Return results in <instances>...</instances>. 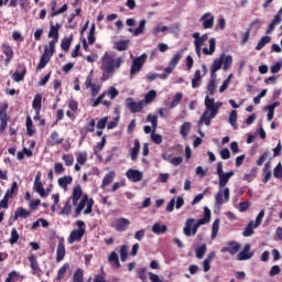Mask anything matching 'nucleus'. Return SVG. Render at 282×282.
<instances>
[{
    "label": "nucleus",
    "mask_w": 282,
    "mask_h": 282,
    "mask_svg": "<svg viewBox=\"0 0 282 282\" xmlns=\"http://www.w3.org/2000/svg\"><path fill=\"white\" fill-rule=\"evenodd\" d=\"M72 204L73 206H76L75 217H78V215L83 213L85 206L86 209L84 210V215H90L94 208V198H89L87 194L83 195V187H80V185H77L73 188L72 196L65 203L64 207L59 212V215H62L63 217H69V215H72Z\"/></svg>",
    "instance_id": "obj_1"
},
{
    "label": "nucleus",
    "mask_w": 282,
    "mask_h": 282,
    "mask_svg": "<svg viewBox=\"0 0 282 282\" xmlns=\"http://www.w3.org/2000/svg\"><path fill=\"white\" fill-rule=\"evenodd\" d=\"M217 175L219 191L215 196V204L216 206H221V204L230 202V188L225 186L228 184V182H230V177L235 176V172L229 171L227 173H224V163L219 161L217 163Z\"/></svg>",
    "instance_id": "obj_2"
},
{
    "label": "nucleus",
    "mask_w": 282,
    "mask_h": 282,
    "mask_svg": "<svg viewBox=\"0 0 282 282\" xmlns=\"http://www.w3.org/2000/svg\"><path fill=\"white\" fill-rule=\"evenodd\" d=\"M123 64L124 58L116 57V54L106 52L101 57V83H106V80H109V78L113 76V72H116V69H120Z\"/></svg>",
    "instance_id": "obj_3"
},
{
    "label": "nucleus",
    "mask_w": 282,
    "mask_h": 282,
    "mask_svg": "<svg viewBox=\"0 0 282 282\" xmlns=\"http://www.w3.org/2000/svg\"><path fill=\"white\" fill-rule=\"evenodd\" d=\"M221 105V101L215 102V98L206 96L205 110L198 120V127H202L203 124H206V127H210V122H213L214 118H217V113H219Z\"/></svg>",
    "instance_id": "obj_4"
},
{
    "label": "nucleus",
    "mask_w": 282,
    "mask_h": 282,
    "mask_svg": "<svg viewBox=\"0 0 282 282\" xmlns=\"http://www.w3.org/2000/svg\"><path fill=\"white\" fill-rule=\"evenodd\" d=\"M204 210V217L198 219L196 223L195 218H188L186 220L185 227L183 228L185 237H193L197 235L199 226H206V224L210 223V209L208 207H205Z\"/></svg>",
    "instance_id": "obj_5"
},
{
    "label": "nucleus",
    "mask_w": 282,
    "mask_h": 282,
    "mask_svg": "<svg viewBox=\"0 0 282 282\" xmlns=\"http://www.w3.org/2000/svg\"><path fill=\"white\" fill-rule=\"evenodd\" d=\"M148 55L147 53L141 54L140 56L134 57L132 61V65L130 67V78H134L135 75L142 72V67L147 63Z\"/></svg>",
    "instance_id": "obj_6"
},
{
    "label": "nucleus",
    "mask_w": 282,
    "mask_h": 282,
    "mask_svg": "<svg viewBox=\"0 0 282 282\" xmlns=\"http://www.w3.org/2000/svg\"><path fill=\"white\" fill-rule=\"evenodd\" d=\"M63 25L61 23L54 24V21L50 22V31H48V39H52L48 42V47L54 50L56 47V43H58V30H61Z\"/></svg>",
    "instance_id": "obj_7"
},
{
    "label": "nucleus",
    "mask_w": 282,
    "mask_h": 282,
    "mask_svg": "<svg viewBox=\"0 0 282 282\" xmlns=\"http://www.w3.org/2000/svg\"><path fill=\"white\" fill-rule=\"evenodd\" d=\"M76 226L78 229H74L68 237V243H74V241H82L85 236V221L77 220Z\"/></svg>",
    "instance_id": "obj_8"
},
{
    "label": "nucleus",
    "mask_w": 282,
    "mask_h": 282,
    "mask_svg": "<svg viewBox=\"0 0 282 282\" xmlns=\"http://www.w3.org/2000/svg\"><path fill=\"white\" fill-rule=\"evenodd\" d=\"M55 48H52L50 46H45L44 53L42 54L40 58V63L37 64L36 72H41V69H45L47 66V63L52 59V56H54Z\"/></svg>",
    "instance_id": "obj_9"
},
{
    "label": "nucleus",
    "mask_w": 282,
    "mask_h": 282,
    "mask_svg": "<svg viewBox=\"0 0 282 282\" xmlns=\"http://www.w3.org/2000/svg\"><path fill=\"white\" fill-rule=\"evenodd\" d=\"M8 129V104H3L0 108V133Z\"/></svg>",
    "instance_id": "obj_10"
},
{
    "label": "nucleus",
    "mask_w": 282,
    "mask_h": 282,
    "mask_svg": "<svg viewBox=\"0 0 282 282\" xmlns=\"http://www.w3.org/2000/svg\"><path fill=\"white\" fill-rule=\"evenodd\" d=\"M126 106L130 109L131 113H140L144 109V101H133L132 98H128Z\"/></svg>",
    "instance_id": "obj_11"
},
{
    "label": "nucleus",
    "mask_w": 282,
    "mask_h": 282,
    "mask_svg": "<svg viewBox=\"0 0 282 282\" xmlns=\"http://www.w3.org/2000/svg\"><path fill=\"white\" fill-rule=\"evenodd\" d=\"M239 250H241V243L237 241H229L226 243V247H223L220 249V252L223 253L229 252V254L235 256L239 252Z\"/></svg>",
    "instance_id": "obj_12"
},
{
    "label": "nucleus",
    "mask_w": 282,
    "mask_h": 282,
    "mask_svg": "<svg viewBox=\"0 0 282 282\" xmlns=\"http://www.w3.org/2000/svg\"><path fill=\"white\" fill-rule=\"evenodd\" d=\"M199 21L203 23L204 30H213V26L215 25V15L210 12H206L202 15Z\"/></svg>",
    "instance_id": "obj_13"
},
{
    "label": "nucleus",
    "mask_w": 282,
    "mask_h": 282,
    "mask_svg": "<svg viewBox=\"0 0 282 282\" xmlns=\"http://www.w3.org/2000/svg\"><path fill=\"white\" fill-rule=\"evenodd\" d=\"M130 225H131V221L129 219L118 218L112 224V228H115V230H117V232H124V230H127V228H129Z\"/></svg>",
    "instance_id": "obj_14"
},
{
    "label": "nucleus",
    "mask_w": 282,
    "mask_h": 282,
    "mask_svg": "<svg viewBox=\"0 0 282 282\" xmlns=\"http://www.w3.org/2000/svg\"><path fill=\"white\" fill-rule=\"evenodd\" d=\"M2 52L6 56L4 65L8 67V65H10V63H12V59L14 58V50H12V46H10V44L3 43Z\"/></svg>",
    "instance_id": "obj_15"
},
{
    "label": "nucleus",
    "mask_w": 282,
    "mask_h": 282,
    "mask_svg": "<svg viewBox=\"0 0 282 282\" xmlns=\"http://www.w3.org/2000/svg\"><path fill=\"white\" fill-rule=\"evenodd\" d=\"M250 243H247L243 249L237 254V261H248L254 257V252L250 251Z\"/></svg>",
    "instance_id": "obj_16"
},
{
    "label": "nucleus",
    "mask_w": 282,
    "mask_h": 282,
    "mask_svg": "<svg viewBox=\"0 0 282 282\" xmlns=\"http://www.w3.org/2000/svg\"><path fill=\"white\" fill-rule=\"evenodd\" d=\"M56 6H57L56 0H52L51 1V13H50L51 19H54V17H58V14L65 13V11L68 8L67 4H63L59 9H56Z\"/></svg>",
    "instance_id": "obj_17"
},
{
    "label": "nucleus",
    "mask_w": 282,
    "mask_h": 282,
    "mask_svg": "<svg viewBox=\"0 0 282 282\" xmlns=\"http://www.w3.org/2000/svg\"><path fill=\"white\" fill-rule=\"evenodd\" d=\"M126 176L128 180H130V182H134V183L142 182V177H144L142 172L138 170H128L126 173Z\"/></svg>",
    "instance_id": "obj_18"
},
{
    "label": "nucleus",
    "mask_w": 282,
    "mask_h": 282,
    "mask_svg": "<svg viewBox=\"0 0 282 282\" xmlns=\"http://www.w3.org/2000/svg\"><path fill=\"white\" fill-rule=\"evenodd\" d=\"M63 138L58 134V131L54 130L51 133L50 140H48V147H58V144H63Z\"/></svg>",
    "instance_id": "obj_19"
},
{
    "label": "nucleus",
    "mask_w": 282,
    "mask_h": 282,
    "mask_svg": "<svg viewBox=\"0 0 282 282\" xmlns=\"http://www.w3.org/2000/svg\"><path fill=\"white\" fill-rule=\"evenodd\" d=\"M108 263H110L111 268H116L117 270L121 268L120 258L118 257V253L116 251H112L108 256Z\"/></svg>",
    "instance_id": "obj_20"
},
{
    "label": "nucleus",
    "mask_w": 282,
    "mask_h": 282,
    "mask_svg": "<svg viewBox=\"0 0 282 282\" xmlns=\"http://www.w3.org/2000/svg\"><path fill=\"white\" fill-rule=\"evenodd\" d=\"M224 65V56H220L217 59H214L212 68H210V76L212 78L221 69V66Z\"/></svg>",
    "instance_id": "obj_21"
},
{
    "label": "nucleus",
    "mask_w": 282,
    "mask_h": 282,
    "mask_svg": "<svg viewBox=\"0 0 282 282\" xmlns=\"http://www.w3.org/2000/svg\"><path fill=\"white\" fill-rule=\"evenodd\" d=\"M216 47H217V41L215 40V37H212L209 40V48L204 47L203 48V54H205V56H213L215 54Z\"/></svg>",
    "instance_id": "obj_22"
},
{
    "label": "nucleus",
    "mask_w": 282,
    "mask_h": 282,
    "mask_svg": "<svg viewBox=\"0 0 282 282\" xmlns=\"http://www.w3.org/2000/svg\"><path fill=\"white\" fill-rule=\"evenodd\" d=\"M65 259V243L63 241H59L56 249V261L57 263H61Z\"/></svg>",
    "instance_id": "obj_23"
},
{
    "label": "nucleus",
    "mask_w": 282,
    "mask_h": 282,
    "mask_svg": "<svg viewBox=\"0 0 282 282\" xmlns=\"http://www.w3.org/2000/svg\"><path fill=\"white\" fill-rule=\"evenodd\" d=\"M29 261H30L31 270L33 274H39V272H41V268L39 267V260H36V256L30 254Z\"/></svg>",
    "instance_id": "obj_24"
},
{
    "label": "nucleus",
    "mask_w": 282,
    "mask_h": 282,
    "mask_svg": "<svg viewBox=\"0 0 282 282\" xmlns=\"http://www.w3.org/2000/svg\"><path fill=\"white\" fill-rule=\"evenodd\" d=\"M116 178V172L110 171L108 174H106L102 178L101 188L105 189L113 180Z\"/></svg>",
    "instance_id": "obj_25"
},
{
    "label": "nucleus",
    "mask_w": 282,
    "mask_h": 282,
    "mask_svg": "<svg viewBox=\"0 0 282 282\" xmlns=\"http://www.w3.org/2000/svg\"><path fill=\"white\" fill-rule=\"evenodd\" d=\"M19 217H21L22 219H26V217H30V210L23 207H18L13 216V221H17Z\"/></svg>",
    "instance_id": "obj_26"
},
{
    "label": "nucleus",
    "mask_w": 282,
    "mask_h": 282,
    "mask_svg": "<svg viewBox=\"0 0 282 282\" xmlns=\"http://www.w3.org/2000/svg\"><path fill=\"white\" fill-rule=\"evenodd\" d=\"M69 270V262H65L57 271L56 281H63L65 279V274Z\"/></svg>",
    "instance_id": "obj_27"
},
{
    "label": "nucleus",
    "mask_w": 282,
    "mask_h": 282,
    "mask_svg": "<svg viewBox=\"0 0 282 282\" xmlns=\"http://www.w3.org/2000/svg\"><path fill=\"white\" fill-rule=\"evenodd\" d=\"M42 102H43V96L41 94H36L32 101V108L34 109V111H41Z\"/></svg>",
    "instance_id": "obj_28"
},
{
    "label": "nucleus",
    "mask_w": 282,
    "mask_h": 282,
    "mask_svg": "<svg viewBox=\"0 0 282 282\" xmlns=\"http://www.w3.org/2000/svg\"><path fill=\"white\" fill-rule=\"evenodd\" d=\"M129 40H121L115 43V50L118 52H127L129 50Z\"/></svg>",
    "instance_id": "obj_29"
},
{
    "label": "nucleus",
    "mask_w": 282,
    "mask_h": 282,
    "mask_svg": "<svg viewBox=\"0 0 282 282\" xmlns=\"http://www.w3.org/2000/svg\"><path fill=\"white\" fill-rule=\"evenodd\" d=\"M25 74H28V68L25 66H22V72L13 73L12 78L15 83H21V80H24Z\"/></svg>",
    "instance_id": "obj_30"
},
{
    "label": "nucleus",
    "mask_w": 282,
    "mask_h": 282,
    "mask_svg": "<svg viewBox=\"0 0 282 282\" xmlns=\"http://www.w3.org/2000/svg\"><path fill=\"white\" fill-rule=\"evenodd\" d=\"M223 56V69L227 72V69H230L232 67V55L221 54Z\"/></svg>",
    "instance_id": "obj_31"
},
{
    "label": "nucleus",
    "mask_w": 282,
    "mask_h": 282,
    "mask_svg": "<svg viewBox=\"0 0 282 282\" xmlns=\"http://www.w3.org/2000/svg\"><path fill=\"white\" fill-rule=\"evenodd\" d=\"M26 133L30 138L36 133V129H34V122H32V117H26Z\"/></svg>",
    "instance_id": "obj_32"
},
{
    "label": "nucleus",
    "mask_w": 282,
    "mask_h": 282,
    "mask_svg": "<svg viewBox=\"0 0 282 282\" xmlns=\"http://www.w3.org/2000/svg\"><path fill=\"white\" fill-rule=\"evenodd\" d=\"M166 230H169V227H166V225L162 226L160 223H156L152 226V232H154V235H164Z\"/></svg>",
    "instance_id": "obj_33"
},
{
    "label": "nucleus",
    "mask_w": 282,
    "mask_h": 282,
    "mask_svg": "<svg viewBox=\"0 0 282 282\" xmlns=\"http://www.w3.org/2000/svg\"><path fill=\"white\" fill-rule=\"evenodd\" d=\"M72 182H74V178L72 176H63L58 178L57 184L58 186H61V188H67V186H69Z\"/></svg>",
    "instance_id": "obj_34"
},
{
    "label": "nucleus",
    "mask_w": 282,
    "mask_h": 282,
    "mask_svg": "<svg viewBox=\"0 0 282 282\" xmlns=\"http://www.w3.org/2000/svg\"><path fill=\"white\" fill-rule=\"evenodd\" d=\"M140 153V140H134V147L131 150V160L135 162L138 160V154Z\"/></svg>",
    "instance_id": "obj_35"
},
{
    "label": "nucleus",
    "mask_w": 282,
    "mask_h": 282,
    "mask_svg": "<svg viewBox=\"0 0 282 282\" xmlns=\"http://www.w3.org/2000/svg\"><path fill=\"white\" fill-rule=\"evenodd\" d=\"M254 220H250L247 225V227L245 228L242 235L245 237H252V235H254Z\"/></svg>",
    "instance_id": "obj_36"
},
{
    "label": "nucleus",
    "mask_w": 282,
    "mask_h": 282,
    "mask_svg": "<svg viewBox=\"0 0 282 282\" xmlns=\"http://www.w3.org/2000/svg\"><path fill=\"white\" fill-rule=\"evenodd\" d=\"M271 41H272V37L268 35L262 36L256 46L257 52L263 50L265 45H268V43H270Z\"/></svg>",
    "instance_id": "obj_37"
},
{
    "label": "nucleus",
    "mask_w": 282,
    "mask_h": 282,
    "mask_svg": "<svg viewBox=\"0 0 282 282\" xmlns=\"http://www.w3.org/2000/svg\"><path fill=\"white\" fill-rule=\"evenodd\" d=\"M199 80H202V70L197 69L194 73V78L192 79V88L197 89L199 87Z\"/></svg>",
    "instance_id": "obj_38"
},
{
    "label": "nucleus",
    "mask_w": 282,
    "mask_h": 282,
    "mask_svg": "<svg viewBox=\"0 0 282 282\" xmlns=\"http://www.w3.org/2000/svg\"><path fill=\"white\" fill-rule=\"evenodd\" d=\"M76 160L77 164H79L80 166H85V164L87 163V152L76 153Z\"/></svg>",
    "instance_id": "obj_39"
},
{
    "label": "nucleus",
    "mask_w": 282,
    "mask_h": 282,
    "mask_svg": "<svg viewBox=\"0 0 282 282\" xmlns=\"http://www.w3.org/2000/svg\"><path fill=\"white\" fill-rule=\"evenodd\" d=\"M180 61H182V53L177 52L172 57V59L170 61L169 65L175 69L177 67V65L180 64Z\"/></svg>",
    "instance_id": "obj_40"
},
{
    "label": "nucleus",
    "mask_w": 282,
    "mask_h": 282,
    "mask_svg": "<svg viewBox=\"0 0 282 282\" xmlns=\"http://www.w3.org/2000/svg\"><path fill=\"white\" fill-rule=\"evenodd\" d=\"M119 254L122 262L127 261V257H129V246L122 245Z\"/></svg>",
    "instance_id": "obj_41"
},
{
    "label": "nucleus",
    "mask_w": 282,
    "mask_h": 282,
    "mask_svg": "<svg viewBox=\"0 0 282 282\" xmlns=\"http://www.w3.org/2000/svg\"><path fill=\"white\" fill-rule=\"evenodd\" d=\"M84 274L85 272L83 271V269H76V271L73 274V282H83Z\"/></svg>",
    "instance_id": "obj_42"
},
{
    "label": "nucleus",
    "mask_w": 282,
    "mask_h": 282,
    "mask_svg": "<svg viewBox=\"0 0 282 282\" xmlns=\"http://www.w3.org/2000/svg\"><path fill=\"white\" fill-rule=\"evenodd\" d=\"M145 26L147 20H141L139 26L134 30V36H140V34H144Z\"/></svg>",
    "instance_id": "obj_43"
},
{
    "label": "nucleus",
    "mask_w": 282,
    "mask_h": 282,
    "mask_svg": "<svg viewBox=\"0 0 282 282\" xmlns=\"http://www.w3.org/2000/svg\"><path fill=\"white\" fill-rule=\"evenodd\" d=\"M34 189L40 195V197H47L45 187H43V183H34Z\"/></svg>",
    "instance_id": "obj_44"
},
{
    "label": "nucleus",
    "mask_w": 282,
    "mask_h": 282,
    "mask_svg": "<svg viewBox=\"0 0 282 282\" xmlns=\"http://www.w3.org/2000/svg\"><path fill=\"white\" fill-rule=\"evenodd\" d=\"M191 132V122H184L181 126V130L180 133L183 138H186V135H188V133Z\"/></svg>",
    "instance_id": "obj_45"
},
{
    "label": "nucleus",
    "mask_w": 282,
    "mask_h": 282,
    "mask_svg": "<svg viewBox=\"0 0 282 282\" xmlns=\"http://www.w3.org/2000/svg\"><path fill=\"white\" fill-rule=\"evenodd\" d=\"M219 234V219H215L212 226V239H216Z\"/></svg>",
    "instance_id": "obj_46"
},
{
    "label": "nucleus",
    "mask_w": 282,
    "mask_h": 282,
    "mask_svg": "<svg viewBox=\"0 0 282 282\" xmlns=\"http://www.w3.org/2000/svg\"><path fill=\"white\" fill-rule=\"evenodd\" d=\"M207 246L203 243L196 249V259H204V254H206Z\"/></svg>",
    "instance_id": "obj_47"
},
{
    "label": "nucleus",
    "mask_w": 282,
    "mask_h": 282,
    "mask_svg": "<svg viewBox=\"0 0 282 282\" xmlns=\"http://www.w3.org/2000/svg\"><path fill=\"white\" fill-rule=\"evenodd\" d=\"M147 121L151 122L152 124V131H156L158 129V116L156 115H148Z\"/></svg>",
    "instance_id": "obj_48"
},
{
    "label": "nucleus",
    "mask_w": 282,
    "mask_h": 282,
    "mask_svg": "<svg viewBox=\"0 0 282 282\" xmlns=\"http://www.w3.org/2000/svg\"><path fill=\"white\" fill-rule=\"evenodd\" d=\"M138 278L142 281V282H149V278L147 274V269L145 268H141L137 271Z\"/></svg>",
    "instance_id": "obj_49"
},
{
    "label": "nucleus",
    "mask_w": 282,
    "mask_h": 282,
    "mask_svg": "<svg viewBox=\"0 0 282 282\" xmlns=\"http://www.w3.org/2000/svg\"><path fill=\"white\" fill-rule=\"evenodd\" d=\"M173 66H171V64H169V66L166 68H164V72L161 75V80H166V78H169V76H171V74H173Z\"/></svg>",
    "instance_id": "obj_50"
},
{
    "label": "nucleus",
    "mask_w": 282,
    "mask_h": 282,
    "mask_svg": "<svg viewBox=\"0 0 282 282\" xmlns=\"http://www.w3.org/2000/svg\"><path fill=\"white\" fill-rule=\"evenodd\" d=\"M18 281H19V273L13 270L8 273V276L4 282H18Z\"/></svg>",
    "instance_id": "obj_51"
},
{
    "label": "nucleus",
    "mask_w": 282,
    "mask_h": 282,
    "mask_svg": "<svg viewBox=\"0 0 282 282\" xmlns=\"http://www.w3.org/2000/svg\"><path fill=\"white\" fill-rule=\"evenodd\" d=\"M229 124H231L234 129H237V110H231L229 115Z\"/></svg>",
    "instance_id": "obj_52"
},
{
    "label": "nucleus",
    "mask_w": 282,
    "mask_h": 282,
    "mask_svg": "<svg viewBox=\"0 0 282 282\" xmlns=\"http://www.w3.org/2000/svg\"><path fill=\"white\" fill-rule=\"evenodd\" d=\"M68 109H70V111H73V113H77L78 112V101H76L74 98H70L68 100Z\"/></svg>",
    "instance_id": "obj_53"
},
{
    "label": "nucleus",
    "mask_w": 282,
    "mask_h": 282,
    "mask_svg": "<svg viewBox=\"0 0 282 282\" xmlns=\"http://www.w3.org/2000/svg\"><path fill=\"white\" fill-rule=\"evenodd\" d=\"M72 45V39H63L61 43V47L64 52H69V47Z\"/></svg>",
    "instance_id": "obj_54"
},
{
    "label": "nucleus",
    "mask_w": 282,
    "mask_h": 282,
    "mask_svg": "<svg viewBox=\"0 0 282 282\" xmlns=\"http://www.w3.org/2000/svg\"><path fill=\"white\" fill-rule=\"evenodd\" d=\"M17 241H19V232L17 231V228H13L11 230V237L9 239V243H11V246H14Z\"/></svg>",
    "instance_id": "obj_55"
},
{
    "label": "nucleus",
    "mask_w": 282,
    "mask_h": 282,
    "mask_svg": "<svg viewBox=\"0 0 282 282\" xmlns=\"http://www.w3.org/2000/svg\"><path fill=\"white\" fill-rule=\"evenodd\" d=\"M158 96V91L155 90H150L147 95H145V102L149 104V102H153V100H155Z\"/></svg>",
    "instance_id": "obj_56"
},
{
    "label": "nucleus",
    "mask_w": 282,
    "mask_h": 282,
    "mask_svg": "<svg viewBox=\"0 0 282 282\" xmlns=\"http://www.w3.org/2000/svg\"><path fill=\"white\" fill-rule=\"evenodd\" d=\"M151 140L154 144H162V134H158L155 133V130H152Z\"/></svg>",
    "instance_id": "obj_57"
},
{
    "label": "nucleus",
    "mask_w": 282,
    "mask_h": 282,
    "mask_svg": "<svg viewBox=\"0 0 282 282\" xmlns=\"http://www.w3.org/2000/svg\"><path fill=\"white\" fill-rule=\"evenodd\" d=\"M54 173L56 175H61V174L65 173V167L63 166V163L56 162L54 164Z\"/></svg>",
    "instance_id": "obj_58"
},
{
    "label": "nucleus",
    "mask_w": 282,
    "mask_h": 282,
    "mask_svg": "<svg viewBox=\"0 0 282 282\" xmlns=\"http://www.w3.org/2000/svg\"><path fill=\"white\" fill-rule=\"evenodd\" d=\"M273 176L276 177L278 180H281L282 177V164L278 163L276 166L273 170Z\"/></svg>",
    "instance_id": "obj_59"
},
{
    "label": "nucleus",
    "mask_w": 282,
    "mask_h": 282,
    "mask_svg": "<svg viewBox=\"0 0 282 282\" xmlns=\"http://www.w3.org/2000/svg\"><path fill=\"white\" fill-rule=\"evenodd\" d=\"M182 93H176L172 102H171V107H177V105H180V102H182Z\"/></svg>",
    "instance_id": "obj_60"
},
{
    "label": "nucleus",
    "mask_w": 282,
    "mask_h": 282,
    "mask_svg": "<svg viewBox=\"0 0 282 282\" xmlns=\"http://www.w3.org/2000/svg\"><path fill=\"white\" fill-rule=\"evenodd\" d=\"M62 160L65 162L66 166H72V164H74V155L72 154H64Z\"/></svg>",
    "instance_id": "obj_61"
},
{
    "label": "nucleus",
    "mask_w": 282,
    "mask_h": 282,
    "mask_svg": "<svg viewBox=\"0 0 282 282\" xmlns=\"http://www.w3.org/2000/svg\"><path fill=\"white\" fill-rule=\"evenodd\" d=\"M205 41H208V33L203 34L198 40H194V45H198L199 47H202Z\"/></svg>",
    "instance_id": "obj_62"
},
{
    "label": "nucleus",
    "mask_w": 282,
    "mask_h": 282,
    "mask_svg": "<svg viewBox=\"0 0 282 282\" xmlns=\"http://www.w3.org/2000/svg\"><path fill=\"white\" fill-rule=\"evenodd\" d=\"M207 91L209 96H215V91H216L215 79L209 80L207 85Z\"/></svg>",
    "instance_id": "obj_63"
},
{
    "label": "nucleus",
    "mask_w": 282,
    "mask_h": 282,
    "mask_svg": "<svg viewBox=\"0 0 282 282\" xmlns=\"http://www.w3.org/2000/svg\"><path fill=\"white\" fill-rule=\"evenodd\" d=\"M254 177H257V171L252 170L250 173L245 174L243 180H245V182L250 183L254 180Z\"/></svg>",
    "instance_id": "obj_64"
}]
</instances>
